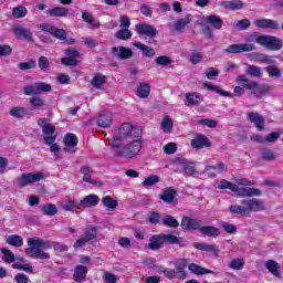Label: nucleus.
I'll return each instance as SVG.
<instances>
[{
	"label": "nucleus",
	"mask_w": 283,
	"mask_h": 283,
	"mask_svg": "<svg viewBox=\"0 0 283 283\" xmlns=\"http://www.w3.org/2000/svg\"><path fill=\"white\" fill-rule=\"evenodd\" d=\"M102 202L106 209H111V211H114L116 207H118V201L111 196H106L102 198Z\"/></svg>",
	"instance_id": "nucleus-45"
},
{
	"label": "nucleus",
	"mask_w": 283,
	"mask_h": 283,
	"mask_svg": "<svg viewBox=\"0 0 283 283\" xmlns=\"http://www.w3.org/2000/svg\"><path fill=\"white\" fill-rule=\"evenodd\" d=\"M175 151H178V146L176 143H168L164 146V153L171 156Z\"/></svg>",
	"instance_id": "nucleus-63"
},
{
	"label": "nucleus",
	"mask_w": 283,
	"mask_h": 283,
	"mask_svg": "<svg viewBox=\"0 0 283 283\" xmlns=\"http://www.w3.org/2000/svg\"><path fill=\"white\" fill-rule=\"evenodd\" d=\"M149 92H151V86L148 83H140L137 87V96H139V98H147Z\"/></svg>",
	"instance_id": "nucleus-38"
},
{
	"label": "nucleus",
	"mask_w": 283,
	"mask_h": 283,
	"mask_svg": "<svg viewBox=\"0 0 283 283\" xmlns=\"http://www.w3.org/2000/svg\"><path fill=\"white\" fill-rule=\"evenodd\" d=\"M220 7L232 11L242 10L244 8V2L242 0L222 1L220 2Z\"/></svg>",
	"instance_id": "nucleus-25"
},
{
	"label": "nucleus",
	"mask_w": 283,
	"mask_h": 283,
	"mask_svg": "<svg viewBox=\"0 0 283 283\" xmlns=\"http://www.w3.org/2000/svg\"><path fill=\"white\" fill-rule=\"evenodd\" d=\"M51 35L55 39H60V41H65L67 39V33L63 29H59L56 27H53V31H51Z\"/></svg>",
	"instance_id": "nucleus-53"
},
{
	"label": "nucleus",
	"mask_w": 283,
	"mask_h": 283,
	"mask_svg": "<svg viewBox=\"0 0 283 283\" xmlns=\"http://www.w3.org/2000/svg\"><path fill=\"white\" fill-rule=\"evenodd\" d=\"M123 147L118 148L115 153L117 158H135L140 154V149H143V144L140 143V138H133L128 142H122Z\"/></svg>",
	"instance_id": "nucleus-5"
},
{
	"label": "nucleus",
	"mask_w": 283,
	"mask_h": 283,
	"mask_svg": "<svg viewBox=\"0 0 283 283\" xmlns=\"http://www.w3.org/2000/svg\"><path fill=\"white\" fill-rule=\"evenodd\" d=\"M111 52L115 59H119L120 61H125L127 59H132L134 55V52H132V49H127L124 46H113L111 49Z\"/></svg>",
	"instance_id": "nucleus-15"
},
{
	"label": "nucleus",
	"mask_w": 283,
	"mask_h": 283,
	"mask_svg": "<svg viewBox=\"0 0 283 283\" xmlns=\"http://www.w3.org/2000/svg\"><path fill=\"white\" fill-rule=\"evenodd\" d=\"M177 165H181L185 171V176H195L196 175V163H189L187 159L182 157H178L175 159Z\"/></svg>",
	"instance_id": "nucleus-16"
},
{
	"label": "nucleus",
	"mask_w": 283,
	"mask_h": 283,
	"mask_svg": "<svg viewBox=\"0 0 283 283\" xmlns=\"http://www.w3.org/2000/svg\"><path fill=\"white\" fill-rule=\"evenodd\" d=\"M44 179L45 175L43 172H24L18 178V187L23 189L28 185H34V182H41Z\"/></svg>",
	"instance_id": "nucleus-7"
},
{
	"label": "nucleus",
	"mask_w": 283,
	"mask_h": 283,
	"mask_svg": "<svg viewBox=\"0 0 283 283\" xmlns=\"http://www.w3.org/2000/svg\"><path fill=\"white\" fill-rule=\"evenodd\" d=\"M160 235L164 244H178V237L165 233H161Z\"/></svg>",
	"instance_id": "nucleus-59"
},
{
	"label": "nucleus",
	"mask_w": 283,
	"mask_h": 283,
	"mask_svg": "<svg viewBox=\"0 0 283 283\" xmlns=\"http://www.w3.org/2000/svg\"><path fill=\"white\" fill-rule=\"evenodd\" d=\"M160 200L166 202V205H171L174 200H176V190L171 188H167L163 190V192L159 195Z\"/></svg>",
	"instance_id": "nucleus-30"
},
{
	"label": "nucleus",
	"mask_w": 283,
	"mask_h": 283,
	"mask_svg": "<svg viewBox=\"0 0 283 283\" xmlns=\"http://www.w3.org/2000/svg\"><path fill=\"white\" fill-rule=\"evenodd\" d=\"M7 244L19 248L23 244V238L19 234H11L7 238Z\"/></svg>",
	"instance_id": "nucleus-43"
},
{
	"label": "nucleus",
	"mask_w": 283,
	"mask_h": 283,
	"mask_svg": "<svg viewBox=\"0 0 283 283\" xmlns=\"http://www.w3.org/2000/svg\"><path fill=\"white\" fill-rule=\"evenodd\" d=\"M264 266L270 273H272V275H274V277H280V275H282V272L280 271L282 265H280V263L276 261L269 260L264 263Z\"/></svg>",
	"instance_id": "nucleus-24"
},
{
	"label": "nucleus",
	"mask_w": 283,
	"mask_h": 283,
	"mask_svg": "<svg viewBox=\"0 0 283 283\" xmlns=\"http://www.w3.org/2000/svg\"><path fill=\"white\" fill-rule=\"evenodd\" d=\"M25 96H39V94L52 92V85L45 82H36L23 87Z\"/></svg>",
	"instance_id": "nucleus-8"
},
{
	"label": "nucleus",
	"mask_w": 283,
	"mask_h": 283,
	"mask_svg": "<svg viewBox=\"0 0 283 283\" xmlns=\"http://www.w3.org/2000/svg\"><path fill=\"white\" fill-rule=\"evenodd\" d=\"M189 271H191V273H195V275H207V274H213L214 272L212 270L202 268L196 263H191L190 265H188Z\"/></svg>",
	"instance_id": "nucleus-33"
},
{
	"label": "nucleus",
	"mask_w": 283,
	"mask_h": 283,
	"mask_svg": "<svg viewBox=\"0 0 283 283\" xmlns=\"http://www.w3.org/2000/svg\"><path fill=\"white\" fill-rule=\"evenodd\" d=\"M134 46L140 50L144 56H148V57L156 56V51H154L151 46H147L143 44V42H135Z\"/></svg>",
	"instance_id": "nucleus-35"
},
{
	"label": "nucleus",
	"mask_w": 283,
	"mask_h": 283,
	"mask_svg": "<svg viewBox=\"0 0 283 283\" xmlns=\"http://www.w3.org/2000/svg\"><path fill=\"white\" fill-rule=\"evenodd\" d=\"M202 235H207L208 238H218L220 235V230L213 226H202L199 230Z\"/></svg>",
	"instance_id": "nucleus-32"
},
{
	"label": "nucleus",
	"mask_w": 283,
	"mask_h": 283,
	"mask_svg": "<svg viewBox=\"0 0 283 283\" xmlns=\"http://www.w3.org/2000/svg\"><path fill=\"white\" fill-rule=\"evenodd\" d=\"M143 136V130L138 127L132 126L129 123H124L118 130V135L113 137L109 142L111 147L113 149H118L123 147L124 142L132 140L134 138H140Z\"/></svg>",
	"instance_id": "nucleus-2"
},
{
	"label": "nucleus",
	"mask_w": 283,
	"mask_h": 283,
	"mask_svg": "<svg viewBox=\"0 0 283 283\" xmlns=\"http://www.w3.org/2000/svg\"><path fill=\"white\" fill-rule=\"evenodd\" d=\"M193 149H202L205 147H211V142L205 135H199L190 143Z\"/></svg>",
	"instance_id": "nucleus-23"
},
{
	"label": "nucleus",
	"mask_w": 283,
	"mask_h": 283,
	"mask_svg": "<svg viewBox=\"0 0 283 283\" xmlns=\"http://www.w3.org/2000/svg\"><path fill=\"white\" fill-rule=\"evenodd\" d=\"M28 14V9L23 6H19L12 9V17L14 19H23Z\"/></svg>",
	"instance_id": "nucleus-49"
},
{
	"label": "nucleus",
	"mask_w": 283,
	"mask_h": 283,
	"mask_svg": "<svg viewBox=\"0 0 283 283\" xmlns=\"http://www.w3.org/2000/svg\"><path fill=\"white\" fill-rule=\"evenodd\" d=\"M28 245L29 248L24 250V253L33 260H50V253L44 251L52 249V247L54 251H60V253H65V251H67V245L63 243L45 241L39 237L29 238Z\"/></svg>",
	"instance_id": "nucleus-1"
},
{
	"label": "nucleus",
	"mask_w": 283,
	"mask_h": 283,
	"mask_svg": "<svg viewBox=\"0 0 283 283\" xmlns=\"http://www.w3.org/2000/svg\"><path fill=\"white\" fill-rule=\"evenodd\" d=\"M233 193L234 196H237V198H253L255 196H262V190L247 186L239 187L238 185H235Z\"/></svg>",
	"instance_id": "nucleus-10"
},
{
	"label": "nucleus",
	"mask_w": 283,
	"mask_h": 283,
	"mask_svg": "<svg viewBox=\"0 0 283 283\" xmlns=\"http://www.w3.org/2000/svg\"><path fill=\"white\" fill-rule=\"evenodd\" d=\"M221 228L223 229V231H226V233H230L231 235L238 233V227H235V224L233 223L222 221Z\"/></svg>",
	"instance_id": "nucleus-57"
},
{
	"label": "nucleus",
	"mask_w": 283,
	"mask_h": 283,
	"mask_svg": "<svg viewBox=\"0 0 283 283\" xmlns=\"http://www.w3.org/2000/svg\"><path fill=\"white\" fill-rule=\"evenodd\" d=\"M82 19L85 21V23H88V25H92V28L98 29L101 28V22L94 20V15L92 13L83 11L82 12Z\"/></svg>",
	"instance_id": "nucleus-37"
},
{
	"label": "nucleus",
	"mask_w": 283,
	"mask_h": 283,
	"mask_svg": "<svg viewBox=\"0 0 283 283\" xmlns=\"http://www.w3.org/2000/svg\"><path fill=\"white\" fill-rule=\"evenodd\" d=\"M9 114L13 118H25V116H28L29 112H28V108H25V107H12L9 111Z\"/></svg>",
	"instance_id": "nucleus-36"
},
{
	"label": "nucleus",
	"mask_w": 283,
	"mask_h": 283,
	"mask_svg": "<svg viewBox=\"0 0 283 283\" xmlns=\"http://www.w3.org/2000/svg\"><path fill=\"white\" fill-rule=\"evenodd\" d=\"M266 207L264 206V201L262 199H245L241 201L240 205H232L229 207L230 213L237 214V216H251L253 211H264Z\"/></svg>",
	"instance_id": "nucleus-3"
},
{
	"label": "nucleus",
	"mask_w": 283,
	"mask_h": 283,
	"mask_svg": "<svg viewBox=\"0 0 283 283\" xmlns=\"http://www.w3.org/2000/svg\"><path fill=\"white\" fill-rule=\"evenodd\" d=\"M135 30L142 36H148L149 39H156L158 36V30L151 24L139 23L135 25Z\"/></svg>",
	"instance_id": "nucleus-12"
},
{
	"label": "nucleus",
	"mask_w": 283,
	"mask_h": 283,
	"mask_svg": "<svg viewBox=\"0 0 283 283\" xmlns=\"http://www.w3.org/2000/svg\"><path fill=\"white\" fill-rule=\"evenodd\" d=\"M90 270L85 265H76L73 274L74 282L83 283L87 280V272Z\"/></svg>",
	"instance_id": "nucleus-20"
},
{
	"label": "nucleus",
	"mask_w": 283,
	"mask_h": 283,
	"mask_svg": "<svg viewBox=\"0 0 283 283\" xmlns=\"http://www.w3.org/2000/svg\"><path fill=\"white\" fill-rule=\"evenodd\" d=\"M256 28H263L265 30H280V23L271 19H256L254 20Z\"/></svg>",
	"instance_id": "nucleus-17"
},
{
	"label": "nucleus",
	"mask_w": 283,
	"mask_h": 283,
	"mask_svg": "<svg viewBox=\"0 0 283 283\" xmlns=\"http://www.w3.org/2000/svg\"><path fill=\"white\" fill-rule=\"evenodd\" d=\"M12 32L17 39H23L24 41H28V43L34 42V38L32 36V31L28 28H24L21 24L15 25L12 29Z\"/></svg>",
	"instance_id": "nucleus-13"
},
{
	"label": "nucleus",
	"mask_w": 283,
	"mask_h": 283,
	"mask_svg": "<svg viewBox=\"0 0 283 283\" xmlns=\"http://www.w3.org/2000/svg\"><path fill=\"white\" fill-rule=\"evenodd\" d=\"M235 81L243 90H258L260 87L258 82L250 81L247 75H239Z\"/></svg>",
	"instance_id": "nucleus-21"
},
{
	"label": "nucleus",
	"mask_w": 283,
	"mask_h": 283,
	"mask_svg": "<svg viewBox=\"0 0 283 283\" xmlns=\"http://www.w3.org/2000/svg\"><path fill=\"white\" fill-rule=\"evenodd\" d=\"M67 12H70V10L65 7H55L46 10L45 14H49V17H67Z\"/></svg>",
	"instance_id": "nucleus-34"
},
{
	"label": "nucleus",
	"mask_w": 283,
	"mask_h": 283,
	"mask_svg": "<svg viewBox=\"0 0 283 283\" xmlns=\"http://www.w3.org/2000/svg\"><path fill=\"white\" fill-rule=\"evenodd\" d=\"M266 72L271 78H282V69L276 65L268 66Z\"/></svg>",
	"instance_id": "nucleus-48"
},
{
	"label": "nucleus",
	"mask_w": 283,
	"mask_h": 283,
	"mask_svg": "<svg viewBox=\"0 0 283 283\" xmlns=\"http://www.w3.org/2000/svg\"><path fill=\"white\" fill-rule=\"evenodd\" d=\"M202 227V220L193 219L191 217H184L181 220V228L186 231H200Z\"/></svg>",
	"instance_id": "nucleus-14"
},
{
	"label": "nucleus",
	"mask_w": 283,
	"mask_h": 283,
	"mask_svg": "<svg viewBox=\"0 0 283 283\" xmlns=\"http://www.w3.org/2000/svg\"><path fill=\"white\" fill-rule=\"evenodd\" d=\"M42 213L44 216H56L59 213V208L54 203H46L42 206Z\"/></svg>",
	"instance_id": "nucleus-46"
},
{
	"label": "nucleus",
	"mask_w": 283,
	"mask_h": 283,
	"mask_svg": "<svg viewBox=\"0 0 283 283\" xmlns=\"http://www.w3.org/2000/svg\"><path fill=\"white\" fill-rule=\"evenodd\" d=\"M203 21L205 23L212 25L214 30H222V23H224V21H222L220 17L216 14L207 15Z\"/></svg>",
	"instance_id": "nucleus-31"
},
{
	"label": "nucleus",
	"mask_w": 283,
	"mask_h": 283,
	"mask_svg": "<svg viewBox=\"0 0 283 283\" xmlns=\"http://www.w3.org/2000/svg\"><path fill=\"white\" fill-rule=\"evenodd\" d=\"M261 156L263 160H268L269 163L275 160L276 158L275 153L269 148H263L261 150Z\"/></svg>",
	"instance_id": "nucleus-54"
},
{
	"label": "nucleus",
	"mask_w": 283,
	"mask_h": 283,
	"mask_svg": "<svg viewBox=\"0 0 283 283\" xmlns=\"http://www.w3.org/2000/svg\"><path fill=\"white\" fill-rule=\"evenodd\" d=\"M161 129L164 134H171V129H174V120L169 116H165L161 120Z\"/></svg>",
	"instance_id": "nucleus-41"
},
{
	"label": "nucleus",
	"mask_w": 283,
	"mask_h": 283,
	"mask_svg": "<svg viewBox=\"0 0 283 283\" xmlns=\"http://www.w3.org/2000/svg\"><path fill=\"white\" fill-rule=\"evenodd\" d=\"M19 70H21L22 72H25L27 70H34V67H36V61L31 60L29 62H20L18 64Z\"/></svg>",
	"instance_id": "nucleus-58"
},
{
	"label": "nucleus",
	"mask_w": 283,
	"mask_h": 283,
	"mask_svg": "<svg viewBox=\"0 0 283 283\" xmlns=\"http://www.w3.org/2000/svg\"><path fill=\"white\" fill-rule=\"evenodd\" d=\"M38 125L41 127L42 133L44 134L45 145H52V143H56V127H54V125L48 123L46 118L38 119Z\"/></svg>",
	"instance_id": "nucleus-6"
},
{
	"label": "nucleus",
	"mask_w": 283,
	"mask_h": 283,
	"mask_svg": "<svg viewBox=\"0 0 283 283\" xmlns=\"http://www.w3.org/2000/svg\"><path fill=\"white\" fill-rule=\"evenodd\" d=\"M163 224H165V227H169L170 229H178V227H180L178 220L169 214H166L163 218Z\"/></svg>",
	"instance_id": "nucleus-42"
},
{
	"label": "nucleus",
	"mask_w": 283,
	"mask_h": 283,
	"mask_svg": "<svg viewBox=\"0 0 283 283\" xmlns=\"http://www.w3.org/2000/svg\"><path fill=\"white\" fill-rule=\"evenodd\" d=\"M189 264V261L187 259H178L175 261V271L177 274V277L180 280L187 279V272H185V269H187V265Z\"/></svg>",
	"instance_id": "nucleus-19"
},
{
	"label": "nucleus",
	"mask_w": 283,
	"mask_h": 283,
	"mask_svg": "<svg viewBox=\"0 0 283 283\" xmlns=\"http://www.w3.org/2000/svg\"><path fill=\"white\" fill-rule=\"evenodd\" d=\"M163 237L161 234H155L149 239L148 249L150 251H158V249H163Z\"/></svg>",
	"instance_id": "nucleus-29"
},
{
	"label": "nucleus",
	"mask_w": 283,
	"mask_h": 283,
	"mask_svg": "<svg viewBox=\"0 0 283 283\" xmlns=\"http://www.w3.org/2000/svg\"><path fill=\"white\" fill-rule=\"evenodd\" d=\"M98 235V229L94 226H87V231L76 240L74 243V249H82V247H85L87 242H92V240H96Z\"/></svg>",
	"instance_id": "nucleus-9"
},
{
	"label": "nucleus",
	"mask_w": 283,
	"mask_h": 283,
	"mask_svg": "<svg viewBox=\"0 0 283 283\" xmlns=\"http://www.w3.org/2000/svg\"><path fill=\"white\" fill-rule=\"evenodd\" d=\"M103 280H104L105 283H116V282H118V277H116V275H114L113 273H109V272L104 273Z\"/></svg>",
	"instance_id": "nucleus-64"
},
{
	"label": "nucleus",
	"mask_w": 283,
	"mask_h": 283,
	"mask_svg": "<svg viewBox=\"0 0 283 283\" xmlns=\"http://www.w3.org/2000/svg\"><path fill=\"white\" fill-rule=\"evenodd\" d=\"M203 87H205L206 90H209L210 92H216L217 94H220V96H226V97H228V98H233V96L231 95L230 92H228V91H222V90L220 88V86L213 85V83H211V82H206V83H203Z\"/></svg>",
	"instance_id": "nucleus-28"
},
{
	"label": "nucleus",
	"mask_w": 283,
	"mask_h": 283,
	"mask_svg": "<svg viewBox=\"0 0 283 283\" xmlns=\"http://www.w3.org/2000/svg\"><path fill=\"white\" fill-rule=\"evenodd\" d=\"M186 105H200L202 101H205V97L200 93H187L186 94Z\"/></svg>",
	"instance_id": "nucleus-27"
},
{
	"label": "nucleus",
	"mask_w": 283,
	"mask_h": 283,
	"mask_svg": "<svg viewBox=\"0 0 283 283\" xmlns=\"http://www.w3.org/2000/svg\"><path fill=\"white\" fill-rule=\"evenodd\" d=\"M158 182H160V177L157 175H151L143 181V186L144 187H154V185H158Z\"/></svg>",
	"instance_id": "nucleus-55"
},
{
	"label": "nucleus",
	"mask_w": 283,
	"mask_h": 283,
	"mask_svg": "<svg viewBox=\"0 0 283 283\" xmlns=\"http://www.w3.org/2000/svg\"><path fill=\"white\" fill-rule=\"evenodd\" d=\"M190 23H191V15L180 18L175 22V30H177V32H182V30H185V28H187V25H189Z\"/></svg>",
	"instance_id": "nucleus-39"
},
{
	"label": "nucleus",
	"mask_w": 283,
	"mask_h": 283,
	"mask_svg": "<svg viewBox=\"0 0 283 283\" xmlns=\"http://www.w3.org/2000/svg\"><path fill=\"white\" fill-rule=\"evenodd\" d=\"M217 189H230L231 191H234L235 184L223 179L218 184Z\"/></svg>",
	"instance_id": "nucleus-60"
},
{
	"label": "nucleus",
	"mask_w": 283,
	"mask_h": 283,
	"mask_svg": "<svg viewBox=\"0 0 283 283\" xmlns=\"http://www.w3.org/2000/svg\"><path fill=\"white\" fill-rule=\"evenodd\" d=\"M245 41L248 43H258V45H262L274 52L283 48L282 39L273 35H263L258 32L247 35Z\"/></svg>",
	"instance_id": "nucleus-4"
},
{
	"label": "nucleus",
	"mask_w": 283,
	"mask_h": 283,
	"mask_svg": "<svg viewBox=\"0 0 283 283\" xmlns=\"http://www.w3.org/2000/svg\"><path fill=\"white\" fill-rule=\"evenodd\" d=\"M248 120L253 123L259 132H264V117L259 113H248Z\"/></svg>",
	"instance_id": "nucleus-22"
},
{
	"label": "nucleus",
	"mask_w": 283,
	"mask_h": 283,
	"mask_svg": "<svg viewBox=\"0 0 283 283\" xmlns=\"http://www.w3.org/2000/svg\"><path fill=\"white\" fill-rule=\"evenodd\" d=\"M63 140L66 147L73 148L76 147V145H78V137H76V135L72 133L66 134Z\"/></svg>",
	"instance_id": "nucleus-44"
},
{
	"label": "nucleus",
	"mask_w": 283,
	"mask_h": 283,
	"mask_svg": "<svg viewBox=\"0 0 283 283\" xmlns=\"http://www.w3.org/2000/svg\"><path fill=\"white\" fill-rule=\"evenodd\" d=\"M98 202H101V198L96 195H88L83 198V200L78 203V207L81 209H90L92 207L98 206Z\"/></svg>",
	"instance_id": "nucleus-18"
},
{
	"label": "nucleus",
	"mask_w": 283,
	"mask_h": 283,
	"mask_svg": "<svg viewBox=\"0 0 283 283\" xmlns=\"http://www.w3.org/2000/svg\"><path fill=\"white\" fill-rule=\"evenodd\" d=\"M38 65L42 72H48L50 67V61L45 56H40L38 60Z\"/></svg>",
	"instance_id": "nucleus-62"
},
{
	"label": "nucleus",
	"mask_w": 283,
	"mask_h": 283,
	"mask_svg": "<svg viewBox=\"0 0 283 283\" xmlns=\"http://www.w3.org/2000/svg\"><path fill=\"white\" fill-rule=\"evenodd\" d=\"M247 74H249V76H254L255 78H260V76H262L263 73L260 66L249 65L247 70Z\"/></svg>",
	"instance_id": "nucleus-51"
},
{
	"label": "nucleus",
	"mask_w": 283,
	"mask_h": 283,
	"mask_svg": "<svg viewBox=\"0 0 283 283\" xmlns=\"http://www.w3.org/2000/svg\"><path fill=\"white\" fill-rule=\"evenodd\" d=\"M229 268L233 269L234 271H242V269H244V259L242 258L233 259L229 263Z\"/></svg>",
	"instance_id": "nucleus-50"
},
{
	"label": "nucleus",
	"mask_w": 283,
	"mask_h": 283,
	"mask_svg": "<svg viewBox=\"0 0 283 283\" xmlns=\"http://www.w3.org/2000/svg\"><path fill=\"white\" fill-rule=\"evenodd\" d=\"M134 36V33L129 29H119L115 33V39H119V41H127Z\"/></svg>",
	"instance_id": "nucleus-40"
},
{
	"label": "nucleus",
	"mask_w": 283,
	"mask_h": 283,
	"mask_svg": "<svg viewBox=\"0 0 283 283\" xmlns=\"http://www.w3.org/2000/svg\"><path fill=\"white\" fill-rule=\"evenodd\" d=\"M1 253L4 255V262L8 264H12V262H14V253H12L10 250L2 248Z\"/></svg>",
	"instance_id": "nucleus-61"
},
{
	"label": "nucleus",
	"mask_w": 283,
	"mask_h": 283,
	"mask_svg": "<svg viewBox=\"0 0 283 283\" xmlns=\"http://www.w3.org/2000/svg\"><path fill=\"white\" fill-rule=\"evenodd\" d=\"M106 77L105 75L97 74L92 80L93 87H96L97 90H101L102 85H105Z\"/></svg>",
	"instance_id": "nucleus-52"
},
{
	"label": "nucleus",
	"mask_w": 283,
	"mask_h": 283,
	"mask_svg": "<svg viewBox=\"0 0 283 283\" xmlns=\"http://www.w3.org/2000/svg\"><path fill=\"white\" fill-rule=\"evenodd\" d=\"M112 113L111 112H102L97 118L98 127L107 128L112 125Z\"/></svg>",
	"instance_id": "nucleus-26"
},
{
	"label": "nucleus",
	"mask_w": 283,
	"mask_h": 283,
	"mask_svg": "<svg viewBox=\"0 0 283 283\" xmlns=\"http://www.w3.org/2000/svg\"><path fill=\"white\" fill-rule=\"evenodd\" d=\"M80 174L83 175V182H90L92 180V174H94V170L90 166H82Z\"/></svg>",
	"instance_id": "nucleus-47"
},
{
	"label": "nucleus",
	"mask_w": 283,
	"mask_h": 283,
	"mask_svg": "<svg viewBox=\"0 0 283 283\" xmlns=\"http://www.w3.org/2000/svg\"><path fill=\"white\" fill-rule=\"evenodd\" d=\"M211 169H217L219 171V174H222V171H228L229 167H227V164L220 161L217 164V166H206L205 171L206 174L211 171Z\"/></svg>",
	"instance_id": "nucleus-56"
},
{
	"label": "nucleus",
	"mask_w": 283,
	"mask_h": 283,
	"mask_svg": "<svg viewBox=\"0 0 283 283\" xmlns=\"http://www.w3.org/2000/svg\"><path fill=\"white\" fill-rule=\"evenodd\" d=\"M245 42L247 43L231 44L226 49V52L228 54H242L244 52L255 51V42Z\"/></svg>",
	"instance_id": "nucleus-11"
}]
</instances>
